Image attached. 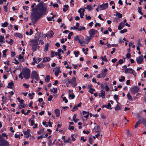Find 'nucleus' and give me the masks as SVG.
Instances as JSON below:
<instances>
[{"label":"nucleus","instance_id":"nucleus-1","mask_svg":"<svg viewBox=\"0 0 146 146\" xmlns=\"http://www.w3.org/2000/svg\"><path fill=\"white\" fill-rule=\"evenodd\" d=\"M35 3H33L31 7L33 8V11L31 14V18L32 22L35 23L40 17L43 15L46 12V8L43 5V2L40 3L36 6L35 8H34Z\"/></svg>","mask_w":146,"mask_h":146},{"label":"nucleus","instance_id":"nucleus-2","mask_svg":"<svg viewBox=\"0 0 146 146\" xmlns=\"http://www.w3.org/2000/svg\"><path fill=\"white\" fill-rule=\"evenodd\" d=\"M42 36L41 34H36L35 37L36 39H33L31 40L29 42V45L32 46V49L34 51H36L39 46L38 45V41L39 40L40 37Z\"/></svg>","mask_w":146,"mask_h":146},{"label":"nucleus","instance_id":"nucleus-3","mask_svg":"<svg viewBox=\"0 0 146 146\" xmlns=\"http://www.w3.org/2000/svg\"><path fill=\"white\" fill-rule=\"evenodd\" d=\"M30 70L28 68H25L23 69L22 74L26 79H28L29 78L30 75Z\"/></svg>","mask_w":146,"mask_h":146},{"label":"nucleus","instance_id":"nucleus-4","mask_svg":"<svg viewBox=\"0 0 146 146\" xmlns=\"http://www.w3.org/2000/svg\"><path fill=\"white\" fill-rule=\"evenodd\" d=\"M0 146H9V143L0 135Z\"/></svg>","mask_w":146,"mask_h":146},{"label":"nucleus","instance_id":"nucleus-5","mask_svg":"<svg viewBox=\"0 0 146 146\" xmlns=\"http://www.w3.org/2000/svg\"><path fill=\"white\" fill-rule=\"evenodd\" d=\"M122 70H125V73L126 74H132L135 76L136 75V73L135 72V71L131 68H128L125 69H122Z\"/></svg>","mask_w":146,"mask_h":146},{"label":"nucleus","instance_id":"nucleus-6","mask_svg":"<svg viewBox=\"0 0 146 146\" xmlns=\"http://www.w3.org/2000/svg\"><path fill=\"white\" fill-rule=\"evenodd\" d=\"M68 82L72 85L73 87H75L77 84L76 82V78L75 77H73L71 80L68 81Z\"/></svg>","mask_w":146,"mask_h":146},{"label":"nucleus","instance_id":"nucleus-7","mask_svg":"<svg viewBox=\"0 0 146 146\" xmlns=\"http://www.w3.org/2000/svg\"><path fill=\"white\" fill-rule=\"evenodd\" d=\"M31 78L32 79H35L37 80H38V77L36 71H33L32 72Z\"/></svg>","mask_w":146,"mask_h":146},{"label":"nucleus","instance_id":"nucleus-8","mask_svg":"<svg viewBox=\"0 0 146 146\" xmlns=\"http://www.w3.org/2000/svg\"><path fill=\"white\" fill-rule=\"evenodd\" d=\"M139 90V88L137 86H135L131 87V91L133 94L137 93Z\"/></svg>","mask_w":146,"mask_h":146},{"label":"nucleus","instance_id":"nucleus-9","mask_svg":"<svg viewBox=\"0 0 146 146\" xmlns=\"http://www.w3.org/2000/svg\"><path fill=\"white\" fill-rule=\"evenodd\" d=\"M136 60L138 64H141L143 61V55H141V56H139L137 57Z\"/></svg>","mask_w":146,"mask_h":146},{"label":"nucleus","instance_id":"nucleus-10","mask_svg":"<svg viewBox=\"0 0 146 146\" xmlns=\"http://www.w3.org/2000/svg\"><path fill=\"white\" fill-rule=\"evenodd\" d=\"M108 3L100 5L99 7L100 9V10L106 9L108 7Z\"/></svg>","mask_w":146,"mask_h":146},{"label":"nucleus","instance_id":"nucleus-11","mask_svg":"<svg viewBox=\"0 0 146 146\" xmlns=\"http://www.w3.org/2000/svg\"><path fill=\"white\" fill-rule=\"evenodd\" d=\"M85 11V9H82V8H80L78 12L80 13V17L81 18H83Z\"/></svg>","mask_w":146,"mask_h":146},{"label":"nucleus","instance_id":"nucleus-12","mask_svg":"<svg viewBox=\"0 0 146 146\" xmlns=\"http://www.w3.org/2000/svg\"><path fill=\"white\" fill-rule=\"evenodd\" d=\"M98 31L94 29H92L89 31V34L91 36H92L98 33Z\"/></svg>","mask_w":146,"mask_h":146},{"label":"nucleus","instance_id":"nucleus-13","mask_svg":"<svg viewBox=\"0 0 146 146\" xmlns=\"http://www.w3.org/2000/svg\"><path fill=\"white\" fill-rule=\"evenodd\" d=\"M74 40L75 41H78L81 44H82L84 42L83 39H80L78 36H76L75 37Z\"/></svg>","mask_w":146,"mask_h":146},{"label":"nucleus","instance_id":"nucleus-14","mask_svg":"<svg viewBox=\"0 0 146 146\" xmlns=\"http://www.w3.org/2000/svg\"><path fill=\"white\" fill-rule=\"evenodd\" d=\"M107 71L108 70L107 68H105L102 71L101 73L102 78H104L106 76Z\"/></svg>","mask_w":146,"mask_h":146},{"label":"nucleus","instance_id":"nucleus-15","mask_svg":"<svg viewBox=\"0 0 146 146\" xmlns=\"http://www.w3.org/2000/svg\"><path fill=\"white\" fill-rule=\"evenodd\" d=\"M54 34V33L53 31H50L46 33V37L50 38L52 37Z\"/></svg>","mask_w":146,"mask_h":146},{"label":"nucleus","instance_id":"nucleus-16","mask_svg":"<svg viewBox=\"0 0 146 146\" xmlns=\"http://www.w3.org/2000/svg\"><path fill=\"white\" fill-rule=\"evenodd\" d=\"M31 131L30 129H28L26 131H23V133L25 135V137L26 138H28L29 136H31V135L30 133Z\"/></svg>","mask_w":146,"mask_h":146},{"label":"nucleus","instance_id":"nucleus-17","mask_svg":"<svg viewBox=\"0 0 146 146\" xmlns=\"http://www.w3.org/2000/svg\"><path fill=\"white\" fill-rule=\"evenodd\" d=\"M105 92L104 91L102 90L101 91V93L99 94V96L100 97H101L102 98H105Z\"/></svg>","mask_w":146,"mask_h":146},{"label":"nucleus","instance_id":"nucleus-18","mask_svg":"<svg viewBox=\"0 0 146 146\" xmlns=\"http://www.w3.org/2000/svg\"><path fill=\"white\" fill-rule=\"evenodd\" d=\"M60 68L59 67H58L54 73V74L56 77H57L59 73H61V72L60 71Z\"/></svg>","mask_w":146,"mask_h":146},{"label":"nucleus","instance_id":"nucleus-19","mask_svg":"<svg viewBox=\"0 0 146 146\" xmlns=\"http://www.w3.org/2000/svg\"><path fill=\"white\" fill-rule=\"evenodd\" d=\"M33 60L34 61V62H32V65H34L35 64V63H38L41 60H40V58H38V60L37 62V61H36V58H35V57H34L33 58Z\"/></svg>","mask_w":146,"mask_h":146},{"label":"nucleus","instance_id":"nucleus-20","mask_svg":"<svg viewBox=\"0 0 146 146\" xmlns=\"http://www.w3.org/2000/svg\"><path fill=\"white\" fill-rule=\"evenodd\" d=\"M54 112L57 117H58L60 115V111L59 109H56L54 111Z\"/></svg>","mask_w":146,"mask_h":146},{"label":"nucleus","instance_id":"nucleus-21","mask_svg":"<svg viewBox=\"0 0 146 146\" xmlns=\"http://www.w3.org/2000/svg\"><path fill=\"white\" fill-rule=\"evenodd\" d=\"M83 115H84L85 117L87 118L88 117L89 113V112H86L85 111H83L82 112Z\"/></svg>","mask_w":146,"mask_h":146},{"label":"nucleus","instance_id":"nucleus-22","mask_svg":"<svg viewBox=\"0 0 146 146\" xmlns=\"http://www.w3.org/2000/svg\"><path fill=\"white\" fill-rule=\"evenodd\" d=\"M14 35L20 38L23 37L22 35L20 33H16Z\"/></svg>","mask_w":146,"mask_h":146},{"label":"nucleus","instance_id":"nucleus-23","mask_svg":"<svg viewBox=\"0 0 146 146\" xmlns=\"http://www.w3.org/2000/svg\"><path fill=\"white\" fill-rule=\"evenodd\" d=\"M127 97L128 100L131 101H133V99L131 96H130V93H128L127 94Z\"/></svg>","mask_w":146,"mask_h":146},{"label":"nucleus","instance_id":"nucleus-24","mask_svg":"<svg viewBox=\"0 0 146 146\" xmlns=\"http://www.w3.org/2000/svg\"><path fill=\"white\" fill-rule=\"evenodd\" d=\"M94 129L95 131L97 132H99L100 131V127L98 126H95Z\"/></svg>","mask_w":146,"mask_h":146},{"label":"nucleus","instance_id":"nucleus-25","mask_svg":"<svg viewBox=\"0 0 146 146\" xmlns=\"http://www.w3.org/2000/svg\"><path fill=\"white\" fill-rule=\"evenodd\" d=\"M64 8L63 9V10L64 12H66L68 10L69 6L67 5H65L64 6Z\"/></svg>","mask_w":146,"mask_h":146},{"label":"nucleus","instance_id":"nucleus-26","mask_svg":"<svg viewBox=\"0 0 146 146\" xmlns=\"http://www.w3.org/2000/svg\"><path fill=\"white\" fill-rule=\"evenodd\" d=\"M14 86V84L12 82L9 83H8V88H11Z\"/></svg>","mask_w":146,"mask_h":146},{"label":"nucleus","instance_id":"nucleus-27","mask_svg":"<svg viewBox=\"0 0 146 146\" xmlns=\"http://www.w3.org/2000/svg\"><path fill=\"white\" fill-rule=\"evenodd\" d=\"M115 110L116 111H118L121 110V107L118 105H117L115 108Z\"/></svg>","mask_w":146,"mask_h":146},{"label":"nucleus","instance_id":"nucleus-28","mask_svg":"<svg viewBox=\"0 0 146 146\" xmlns=\"http://www.w3.org/2000/svg\"><path fill=\"white\" fill-rule=\"evenodd\" d=\"M69 96L70 98H71L72 99H73L75 97V96L74 94L72 93H69Z\"/></svg>","mask_w":146,"mask_h":146},{"label":"nucleus","instance_id":"nucleus-29","mask_svg":"<svg viewBox=\"0 0 146 146\" xmlns=\"http://www.w3.org/2000/svg\"><path fill=\"white\" fill-rule=\"evenodd\" d=\"M116 15L118 17V18H121L122 17V15L117 12H116Z\"/></svg>","mask_w":146,"mask_h":146},{"label":"nucleus","instance_id":"nucleus-30","mask_svg":"<svg viewBox=\"0 0 146 146\" xmlns=\"http://www.w3.org/2000/svg\"><path fill=\"white\" fill-rule=\"evenodd\" d=\"M7 25H8V23H7V22H5L4 23H3L2 24L1 26L2 27H7Z\"/></svg>","mask_w":146,"mask_h":146},{"label":"nucleus","instance_id":"nucleus-31","mask_svg":"<svg viewBox=\"0 0 146 146\" xmlns=\"http://www.w3.org/2000/svg\"><path fill=\"white\" fill-rule=\"evenodd\" d=\"M100 58L102 59L103 61H105V62H107L108 61V59L106 56H104V57L101 56Z\"/></svg>","mask_w":146,"mask_h":146},{"label":"nucleus","instance_id":"nucleus-32","mask_svg":"<svg viewBox=\"0 0 146 146\" xmlns=\"http://www.w3.org/2000/svg\"><path fill=\"white\" fill-rule=\"evenodd\" d=\"M48 146L52 144V141L50 139H49V138L50 137V136H49L48 137Z\"/></svg>","mask_w":146,"mask_h":146},{"label":"nucleus","instance_id":"nucleus-33","mask_svg":"<svg viewBox=\"0 0 146 146\" xmlns=\"http://www.w3.org/2000/svg\"><path fill=\"white\" fill-rule=\"evenodd\" d=\"M141 122V120H139L137 122L135 125V128H137L138 126L140 124Z\"/></svg>","mask_w":146,"mask_h":146},{"label":"nucleus","instance_id":"nucleus-34","mask_svg":"<svg viewBox=\"0 0 146 146\" xmlns=\"http://www.w3.org/2000/svg\"><path fill=\"white\" fill-rule=\"evenodd\" d=\"M141 39H139L138 41V42L137 43V46H142V44L141 43Z\"/></svg>","mask_w":146,"mask_h":146},{"label":"nucleus","instance_id":"nucleus-35","mask_svg":"<svg viewBox=\"0 0 146 146\" xmlns=\"http://www.w3.org/2000/svg\"><path fill=\"white\" fill-rule=\"evenodd\" d=\"M7 51V50L5 49L3 50V56L4 57H6V53Z\"/></svg>","mask_w":146,"mask_h":146},{"label":"nucleus","instance_id":"nucleus-36","mask_svg":"<svg viewBox=\"0 0 146 146\" xmlns=\"http://www.w3.org/2000/svg\"><path fill=\"white\" fill-rule=\"evenodd\" d=\"M95 90L94 88H90V90L89 91V92H90V93L92 94H93V92H94Z\"/></svg>","mask_w":146,"mask_h":146},{"label":"nucleus","instance_id":"nucleus-37","mask_svg":"<svg viewBox=\"0 0 146 146\" xmlns=\"http://www.w3.org/2000/svg\"><path fill=\"white\" fill-rule=\"evenodd\" d=\"M142 8L141 7H139L138 9V12L141 15H143V13L141 12Z\"/></svg>","mask_w":146,"mask_h":146},{"label":"nucleus","instance_id":"nucleus-38","mask_svg":"<svg viewBox=\"0 0 146 146\" xmlns=\"http://www.w3.org/2000/svg\"><path fill=\"white\" fill-rule=\"evenodd\" d=\"M46 137V135H40L38 137L37 139H41L43 138H45Z\"/></svg>","mask_w":146,"mask_h":146},{"label":"nucleus","instance_id":"nucleus-39","mask_svg":"<svg viewBox=\"0 0 146 146\" xmlns=\"http://www.w3.org/2000/svg\"><path fill=\"white\" fill-rule=\"evenodd\" d=\"M127 30V29H124L123 30H121L120 31V33L121 34L124 33L126 32Z\"/></svg>","mask_w":146,"mask_h":146},{"label":"nucleus","instance_id":"nucleus-40","mask_svg":"<svg viewBox=\"0 0 146 146\" xmlns=\"http://www.w3.org/2000/svg\"><path fill=\"white\" fill-rule=\"evenodd\" d=\"M50 80V76L49 75H47L46 76V82H48Z\"/></svg>","mask_w":146,"mask_h":146},{"label":"nucleus","instance_id":"nucleus-41","mask_svg":"<svg viewBox=\"0 0 146 146\" xmlns=\"http://www.w3.org/2000/svg\"><path fill=\"white\" fill-rule=\"evenodd\" d=\"M125 80V78L124 76H121V78L119 80L120 82H123Z\"/></svg>","mask_w":146,"mask_h":146},{"label":"nucleus","instance_id":"nucleus-42","mask_svg":"<svg viewBox=\"0 0 146 146\" xmlns=\"http://www.w3.org/2000/svg\"><path fill=\"white\" fill-rule=\"evenodd\" d=\"M142 122L145 125L146 124V119L144 118H142L141 120Z\"/></svg>","mask_w":146,"mask_h":146},{"label":"nucleus","instance_id":"nucleus-43","mask_svg":"<svg viewBox=\"0 0 146 146\" xmlns=\"http://www.w3.org/2000/svg\"><path fill=\"white\" fill-rule=\"evenodd\" d=\"M86 9H87L88 10H90L92 9V7L90 5H89L87 6V7L85 8Z\"/></svg>","mask_w":146,"mask_h":146},{"label":"nucleus","instance_id":"nucleus-44","mask_svg":"<svg viewBox=\"0 0 146 146\" xmlns=\"http://www.w3.org/2000/svg\"><path fill=\"white\" fill-rule=\"evenodd\" d=\"M25 107H26V106H24V104H22L20 105L19 106V108L20 109H21Z\"/></svg>","mask_w":146,"mask_h":146},{"label":"nucleus","instance_id":"nucleus-45","mask_svg":"<svg viewBox=\"0 0 146 146\" xmlns=\"http://www.w3.org/2000/svg\"><path fill=\"white\" fill-rule=\"evenodd\" d=\"M79 53V52L78 51H77V52L74 51V54L75 55V56L76 57H77L78 56Z\"/></svg>","mask_w":146,"mask_h":146},{"label":"nucleus","instance_id":"nucleus-46","mask_svg":"<svg viewBox=\"0 0 146 146\" xmlns=\"http://www.w3.org/2000/svg\"><path fill=\"white\" fill-rule=\"evenodd\" d=\"M107 108L109 109H112V108H111V104L110 103H109L108 104V105H107Z\"/></svg>","mask_w":146,"mask_h":146},{"label":"nucleus","instance_id":"nucleus-47","mask_svg":"<svg viewBox=\"0 0 146 146\" xmlns=\"http://www.w3.org/2000/svg\"><path fill=\"white\" fill-rule=\"evenodd\" d=\"M73 35V33L72 32H70L69 34L68 35V38L69 39H70L71 38V36L72 35Z\"/></svg>","mask_w":146,"mask_h":146},{"label":"nucleus","instance_id":"nucleus-48","mask_svg":"<svg viewBox=\"0 0 146 146\" xmlns=\"http://www.w3.org/2000/svg\"><path fill=\"white\" fill-rule=\"evenodd\" d=\"M118 62L119 64H121L123 62V60L122 59H120L118 61Z\"/></svg>","mask_w":146,"mask_h":146},{"label":"nucleus","instance_id":"nucleus-49","mask_svg":"<svg viewBox=\"0 0 146 146\" xmlns=\"http://www.w3.org/2000/svg\"><path fill=\"white\" fill-rule=\"evenodd\" d=\"M48 124H46V127H47L48 126L52 127V123H51L49 121L47 123Z\"/></svg>","mask_w":146,"mask_h":146},{"label":"nucleus","instance_id":"nucleus-50","mask_svg":"<svg viewBox=\"0 0 146 146\" xmlns=\"http://www.w3.org/2000/svg\"><path fill=\"white\" fill-rule=\"evenodd\" d=\"M68 129L70 130H73L74 129V126H69L68 128Z\"/></svg>","mask_w":146,"mask_h":146},{"label":"nucleus","instance_id":"nucleus-51","mask_svg":"<svg viewBox=\"0 0 146 146\" xmlns=\"http://www.w3.org/2000/svg\"><path fill=\"white\" fill-rule=\"evenodd\" d=\"M44 129H40V131H38L37 132L38 134H40L42 132L44 131Z\"/></svg>","mask_w":146,"mask_h":146},{"label":"nucleus","instance_id":"nucleus-52","mask_svg":"<svg viewBox=\"0 0 146 146\" xmlns=\"http://www.w3.org/2000/svg\"><path fill=\"white\" fill-rule=\"evenodd\" d=\"M92 139L91 137H90L89 139V142L90 144H92Z\"/></svg>","mask_w":146,"mask_h":146},{"label":"nucleus","instance_id":"nucleus-53","mask_svg":"<svg viewBox=\"0 0 146 146\" xmlns=\"http://www.w3.org/2000/svg\"><path fill=\"white\" fill-rule=\"evenodd\" d=\"M119 25L123 28L125 27V24L123 22H121Z\"/></svg>","mask_w":146,"mask_h":146},{"label":"nucleus","instance_id":"nucleus-54","mask_svg":"<svg viewBox=\"0 0 146 146\" xmlns=\"http://www.w3.org/2000/svg\"><path fill=\"white\" fill-rule=\"evenodd\" d=\"M51 57H54V56H55V53L53 52L52 51H51Z\"/></svg>","mask_w":146,"mask_h":146},{"label":"nucleus","instance_id":"nucleus-55","mask_svg":"<svg viewBox=\"0 0 146 146\" xmlns=\"http://www.w3.org/2000/svg\"><path fill=\"white\" fill-rule=\"evenodd\" d=\"M23 86H25L26 88H28L29 87V84H27L25 83L23 84Z\"/></svg>","mask_w":146,"mask_h":146},{"label":"nucleus","instance_id":"nucleus-56","mask_svg":"<svg viewBox=\"0 0 146 146\" xmlns=\"http://www.w3.org/2000/svg\"><path fill=\"white\" fill-rule=\"evenodd\" d=\"M86 19L88 20L91 19V17L90 16H87V15H86Z\"/></svg>","mask_w":146,"mask_h":146},{"label":"nucleus","instance_id":"nucleus-57","mask_svg":"<svg viewBox=\"0 0 146 146\" xmlns=\"http://www.w3.org/2000/svg\"><path fill=\"white\" fill-rule=\"evenodd\" d=\"M78 109V108H77V106H74L73 108V109L72 110V111H74L75 110H77Z\"/></svg>","mask_w":146,"mask_h":146},{"label":"nucleus","instance_id":"nucleus-58","mask_svg":"<svg viewBox=\"0 0 146 146\" xmlns=\"http://www.w3.org/2000/svg\"><path fill=\"white\" fill-rule=\"evenodd\" d=\"M63 100L64 101L65 103H67L68 102V100L66 99L65 97H64L63 99Z\"/></svg>","mask_w":146,"mask_h":146},{"label":"nucleus","instance_id":"nucleus-59","mask_svg":"<svg viewBox=\"0 0 146 146\" xmlns=\"http://www.w3.org/2000/svg\"><path fill=\"white\" fill-rule=\"evenodd\" d=\"M52 98V95H50L49 97L48 98V100L49 101H51Z\"/></svg>","mask_w":146,"mask_h":146},{"label":"nucleus","instance_id":"nucleus-60","mask_svg":"<svg viewBox=\"0 0 146 146\" xmlns=\"http://www.w3.org/2000/svg\"><path fill=\"white\" fill-rule=\"evenodd\" d=\"M85 29V27H82L78 29L79 31H81L82 30H84Z\"/></svg>","mask_w":146,"mask_h":146},{"label":"nucleus","instance_id":"nucleus-61","mask_svg":"<svg viewBox=\"0 0 146 146\" xmlns=\"http://www.w3.org/2000/svg\"><path fill=\"white\" fill-rule=\"evenodd\" d=\"M4 38V36H3L2 35H0V42H1L2 40H3Z\"/></svg>","mask_w":146,"mask_h":146},{"label":"nucleus","instance_id":"nucleus-62","mask_svg":"<svg viewBox=\"0 0 146 146\" xmlns=\"http://www.w3.org/2000/svg\"><path fill=\"white\" fill-rule=\"evenodd\" d=\"M53 89L54 90V91H53V93H54V94L56 93L57 92V88H53Z\"/></svg>","mask_w":146,"mask_h":146},{"label":"nucleus","instance_id":"nucleus-63","mask_svg":"<svg viewBox=\"0 0 146 146\" xmlns=\"http://www.w3.org/2000/svg\"><path fill=\"white\" fill-rule=\"evenodd\" d=\"M97 26L99 27H100L101 26V25L98 23H96L95 25V27H96Z\"/></svg>","mask_w":146,"mask_h":146},{"label":"nucleus","instance_id":"nucleus-64","mask_svg":"<svg viewBox=\"0 0 146 146\" xmlns=\"http://www.w3.org/2000/svg\"><path fill=\"white\" fill-rule=\"evenodd\" d=\"M119 43H121V42H123L124 41H123L122 38L120 37L119 39Z\"/></svg>","mask_w":146,"mask_h":146}]
</instances>
